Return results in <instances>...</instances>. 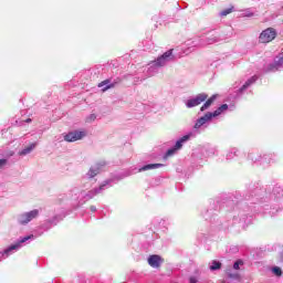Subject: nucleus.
I'll return each instance as SVG.
<instances>
[{
	"label": "nucleus",
	"mask_w": 283,
	"mask_h": 283,
	"mask_svg": "<svg viewBox=\"0 0 283 283\" xmlns=\"http://www.w3.org/2000/svg\"><path fill=\"white\" fill-rule=\"evenodd\" d=\"M169 61H174V50L170 49L166 51L161 56H159L155 62L150 63L148 67V76H154L158 73V67H164Z\"/></svg>",
	"instance_id": "obj_1"
},
{
	"label": "nucleus",
	"mask_w": 283,
	"mask_h": 283,
	"mask_svg": "<svg viewBox=\"0 0 283 283\" xmlns=\"http://www.w3.org/2000/svg\"><path fill=\"white\" fill-rule=\"evenodd\" d=\"M207 98H209V95L207 93H200L197 94L195 97H190L189 99H187L185 102V105L186 107H188V109H191L192 107H198V105H202V103H205Z\"/></svg>",
	"instance_id": "obj_2"
},
{
	"label": "nucleus",
	"mask_w": 283,
	"mask_h": 283,
	"mask_svg": "<svg viewBox=\"0 0 283 283\" xmlns=\"http://www.w3.org/2000/svg\"><path fill=\"white\" fill-rule=\"evenodd\" d=\"M192 136L193 134L190 133L177 140L175 146L166 151L164 158H169L170 156H174V154H176L179 149H182V144L187 143V140H189Z\"/></svg>",
	"instance_id": "obj_3"
},
{
	"label": "nucleus",
	"mask_w": 283,
	"mask_h": 283,
	"mask_svg": "<svg viewBox=\"0 0 283 283\" xmlns=\"http://www.w3.org/2000/svg\"><path fill=\"white\" fill-rule=\"evenodd\" d=\"M275 36H277L275 29L268 28L261 32L259 43H271V41L275 40Z\"/></svg>",
	"instance_id": "obj_4"
},
{
	"label": "nucleus",
	"mask_w": 283,
	"mask_h": 283,
	"mask_svg": "<svg viewBox=\"0 0 283 283\" xmlns=\"http://www.w3.org/2000/svg\"><path fill=\"white\" fill-rule=\"evenodd\" d=\"M39 216V210L34 209L31 210L30 212H25L19 216L18 222L19 224H28V222H32L34 218Z\"/></svg>",
	"instance_id": "obj_5"
},
{
	"label": "nucleus",
	"mask_w": 283,
	"mask_h": 283,
	"mask_svg": "<svg viewBox=\"0 0 283 283\" xmlns=\"http://www.w3.org/2000/svg\"><path fill=\"white\" fill-rule=\"evenodd\" d=\"M120 77H117L115 80H104L103 82H101L97 87H102V92H107V90H114V87H116V85H120Z\"/></svg>",
	"instance_id": "obj_6"
},
{
	"label": "nucleus",
	"mask_w": 283,
	"mask_h": 283,
	"mask_svg": "<svg viewBox=\"0 0 283 283\" xmlns=\"http://www.w3.org/2000/svg\"><path fill=\"white\" fill-rule=\"evenodd\" d=\"M85 136H86L85 132L73 130V132H70L69 134L64 135V140L66 143H76V140H83V138H85Z\"/></svg>",
	"instance_id": "obj_7"
},
{
	"label": "nucleus",
	"mask_w": 283,
	"mask_h": 283,
	"mask_svg": "<svg viewBox=\"0 0 283 283\" xmlns=\"http://www.w3.org/2000/svg\"><path fill=\"white\" fill-rule=\"evenodd\" d=\"M282 65H283V52L274 59L273 63L268 65L266 72H277V70H280Z\"/></svg>",
	"instance_id": "obj_8"
},
{
	"label": "nucleus",
	"mask_w": 283,
	"mask_h": 283,
	"mask_svg": "<svg viewBox=\"0 0 283 283\" xmlns=\"http://www.w3.org/2000/svg\"><path fill=\"white\" fill-rule=\"evenodd\" d=\"M213 118H216L214 115L211 112H208L203 116H201L200 118L197 119L193 128L200 129V127H202V125H207V123H209Z\"/></svg>",
	"instance_id": "obj_9"
},
{
	"label": "nucleus",
	"mask_w": 283,
	"mask_h": 283,
	"mask_svg": "<svg viewBox=\"0 0 283 283\" xmlns=\"http://www.w3.org/2000/svg\"><path fill=\"white\" fill-rule=\"evenodd\" d=\"M107 185H109V181H104V184H102L98 188H94V189L90 190L87 193L84 195V199L92 200V198H94L95 196H98V193L104 191L105 187H107Z\"/></svg>",
	"instance_id": "obj_10"
},
{
	"label": "nucleus",
	"mask_w": 283,
	"mask_h": 283,
	"mask_svg": "<svg viewBox=\"0 0 283 283\" xmlns=\"http://www.w3.org/2000/svg\"><path fill=\"white\" fill-rule=\"evenodd\" d=\"M107 165L106 161H99L95 166H92L87 172L88 178H95L103 170V167Z\"/></svg>",
	"instance_id": "obj_11"
},
{
	"label": "nucleus",
	"mask_w": 283,
	"mask_h": 283,
	"mask_svg": "<svg viewBox=\"0 0 283 283\" xmlns=\"http://www.w3.org/2000/svg\"><path fill=\"white\" fill-rule=\"evenodd\" d=\"M34 235H27L24 238L19 239V241L15 244L10 245L7 250H4V253L8 254L10 251H17V249H21V244L28 242V240H32Z\"/></svg>",
	"instance_id": "obj_12"
},
{
	"label": "nucleus",
	"mask_w": 283,
	"mask_h": 283,
	"mask_svg": "<svg viewBox=\"0 0 283 283\" xmlns=\"http://www.w3.org/2000/svg\"><path fill=\"white\" fill-rule=\"evenodd\" d=\"M164 260L163 256L158 254H153L148 258V264L153 269H160V265L163 264Z\"/></svg>",
	"instance_id": "obj_13"
},
{
	"label": "nucleus",
	"mask_w": 283,
	"mask_h": 283,
	"mask_svg": "<svg viewBox=\"0 0 283 283\" xmlns=\"http://www.w3.org/2000/svg\"><path fill=\"white\" fill-rule=\"evenodd\" d=\"M255 81H258L256 76H252L250 77L243 85L242 87H240L237 91V96H242V94H244V92H247V90H249V87H251V85H253V83H255Z\"/></svg>",
	"instance_id": "obj_14"
},
{
	"label": "nucleus",
	"mask_w": 283,
	"mask_h": 283,
	"mask_svg": "<svg viewBox=\"0 0 283 283\" xmlns=\"http://www.w3.org/2000/svg\"><path fill=\"white\" fill-rule=\"evenodd\" d=\"M218 98V95H212L210 98L206 99L205 104L200 107V112H207L213 103H216V99Z\"/></svg>",
	"instance_id": "obj_15"
},
{
	"label": "nucleus",
	"mask_w": 283,
	"mask_h": 283,
	"mask_svg": "<svg viewBox=\"0 0 283 283\" xmlns=\"http://www.w3.org/2000/svg\"><path fill=\"white\" fill-rule=\"evenodd\" d=\"M160 167H165L163 164H148L144 167L139 168V171H149V169H160Z\"/></svg>",
	"instance_id": "obj_16"
},
{
	"label": "nucleus",
	"mask_w": 283,
	"mask_h": 283,
	"mask_svg": "<svg viewBox=\"0 0 283 283\" xmlns=\"http://www.w3.org/2000/svg\"><path fill=\"white\" fill-rule=\"evenodd\" d=\"M222 39H220V35H211L206 39V45H213V43H220Z\"/></svg>",
	"instance_id": "obj_17"
},
{
	"label": "nucleus",
	"mask_w": 283,
	"mask_h": 283,
	"mask_svg": "<svg viewBox=\"0 0 283 283\" xmlns=\"http://www.w3.org/2000/svg\"><path fill=\"white\" fill-rule=\"evenodd\" d=\"M36 147V143L31 144L29 147L22 149L19 155L20 156H28V154H31Z\"/></svg>",
	"instance_id": "obj_18"
},
{
	"label": "nucleus",
	"mask_w": 283,
	"mask_h": 283,
	"mask_svg": "<svg viewBox=\"0 0 283 283\" xmlns=\"http://www.w3.org/2000/svg\"><path fill=\"white\" fill-rule=\"evenodd\" d=\"M227 109H229V105L228 104H222L220 107H218L214 112H212V116H220V114H222V112H227Z\"/></svg>",
	"instance_id": "obj_19"
},
{
	"label": "nucleus",
	"mask_w": 283,
	"mask_h": 283,
	"mask_svg": "<svg viewBox=\"0 0 283 283\" xmlns=\"http://www.w3.org/2000/svg\"><path fill=\"white\" fill-rule=\"evenodd\" d=\"M57 222H59V217H54L53 219H50L49 221H46L43 228L45 229V231H48V229H51L52 224L56 226Z\"/></svg>",
	"instance_id": "obj_20"
},
{
	"label": "nucleus",
	"mask_w": 283,
	"mask_h": 283,
	"mask_svg": "<svg viewBox=\"0 0 283 283\" xmlns=\"http://www.w3.org/2000/svg\"><path fill=\"white\" fill-rule=\"evenodd\" d=\"M222 269V263L220 261L213 260L210 265V271H220Z\"/></svg>",
	"instance_id": "obj_21"
},
{
	"label": "nucleus",
	"mask_w": 283,
	"mask_h": 283,
	"mask_svg": "<svg viewBox=\"0 0 283 283\" xmlns=\"http://www.w3.org/2000/svg\"><path fill=\"white\" fill-rule=\"evenodd\" d=\"M227 275L230 280H238V282L241 280L240 273H232L231 270L227 271Z\"/></svg>",
	"instance_id": "obj_22"
},
{
	"label": "nucleus",
	"mask_w": 283,
	"mask_h": 283,
	"mask_svg": "<svg viewBox=\"0 0 283 283\" xmlns=\"http://www.w3.org/2000/svg\"><path fill=\"white\" fill-rule=\"evenodd\" d=\"M244 264V262L242 260H238L237 262H234L233 264V269L234 271H240V265Z\"/></svg>",
	"instance_id": "obj_23"
},
{
	"label": "nucleus",
	"mask_w": 283,
	"mask_h": 283,
	"mask_svg": "<svg viewBox=\"0 0 283 283\" xmlns=\"http://www.w3.org/2000/svg\"><path fill=\"white\" fill-rule=\"evenodd\" d=\"M272 272L274 273V275H277V276L282 275V269H280L277 266H274L272 269Z\"/></svg>",
	"instance_id": "obj_24"
},
{
	"label": "nucleus",
	"mask_w": 283,
	"mask_h": 283,
	"mask_svg": "<svg viewBox=\"0 0 283 283\" xmlns=\"http://www.w3.org/2000/svg\"><path fill=\"white\" fill-rule=\"evenodd\" d=\"M94 120H96V114H91V115L86 118V122H87V123H94Z\"/></svg>",
	"instance_id": "obj_25"
},
{
	"label": "nucleus",
	"mask_w": 283,
	"mask_h": 283,
	"mask_svg": "<svg viewBox=\"0 0 283 283\" xmlns=\"http://www.w3.org/2000/svg\"><path fill=\"white\" fill-rule=\"evenodd\" d=\"M232 10L231 9H226L223 11L220 12L221 17H227V14H231Z\"/></svg>",
	"instance_id": "obj_26"
},
{
	"label": "nucleus",
	"mask_w": 283,
	"mask_h": 283,
	"mask_svg": "<svg viewBox=\"0 0 283 283\" xmlns=\"http://www.w3.org/2000/svg\"><path fill=\"white\" fill-rule=\"evenodd\" d=\"M8 165V159H0V169H3Z\"/></svg>",
	"instance_id": "obj_27"
},
{
	"label": "nucleus",
	"mask_w": 283,
	"mask_h": 283,
	"mask_svg": "<svg viewBox=\"0 0 283 283\" xmlns=\"http://www.w3.org/2000/svg\"><path fill=\"white\" fill-rule=\"evenodd\" d=\"M280 191H282L281 188H274L273 189V193H274V196H276V198H280V195H277V193H280Z\"/></svg>",
	"instance_id": "obj_28"
},
{
	"label": "nucleus",
	"mask_w": 283,
	"mask_h": 283,
	"mask_svg": "<svg viewBox=\"0 0 283 283\" xmlns=\"http://www.w3.org/2000/svg\"><path fill=\"white\" fill-rule=\"evenodd\" d=\"M189 282L190 283H198V279L196 276H190Z\"/></svg>",
	"instance_id": "obj_29"
},
{
	"label": "nucleus",
	"mask_w": 283,
	"mask_h": 283,
	"mask_svg": "<svg viewBox=\"0 0 283 283\" xmlns=\"http://www.w3.org/2000/svg\"><path fill=\"white\" fill-rule=\"evenodd\" d=\"M255 14L253 12L245 13V17H254Z\"/></svg>",
	"instance_id": "obj_30"
},
{
	"label": "nucleus",
	"mask_w": 283,
	"mask_h": 283,
	"mask_svg": "<svg viewBox=\"0 0 283 283\" xmlns=\"http://www.w3.org/2000/svg\"><path fill=\"white\" fill-rule=\"evenodd\" d=\"M91 211L94 213L96 211V206H91Z\"/></svg>",
	"instance_id": "obj_31"
},
{
	"label": "nucleus",
	"mask_w": 283,
	"mask_h": 283,
	"mask_svg": "<svg viewBox=\"0 0 283 283\" xmlns=\"http://www.w3.org/2000/svg\"><path fill=\"white\" fill-rule=\"evenodd\" d=\"M25 123H32V118L25 119Z\"/></svg>",
	"instance_id": "obj_32"
},
{
	"label": "nucleus",
	"mask_w": 283,
	"mask_h": 283,
	"mask_svg": "<svg viewBox=\"0 0 283 283\" xmlns=\"http://www.w3.org/2000/svg\"><path fill=\"white\" fill-rule=\"evenodd\" d=\"M281 262H283V253H281Z\"/></svg>",
	"instance_id": "obj_33"
},
{
	"label": "nucleus",
	"mask_w": 283,
	"mask_h": 283,
	"mask_svg": "<svg viewBox=\"0 0 283 283\" xmlns=\"http://www.w3.org/2000/svg\"><path fill=\"white\" fill-rule=\"evenodd\" d=\"M282 9H283V6H282Z\"/></svg>",
	"instance_id": "obj_34"
}]
</instances>
